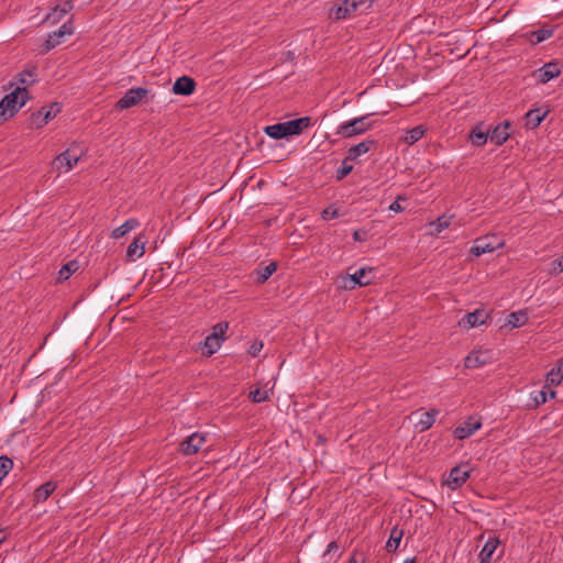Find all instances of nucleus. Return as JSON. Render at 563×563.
Returning <instances> with one entry per match:
<instances>
[{
  "label": "nucleus",
  "mask_w": 563,
  "mask_h": 563,
  "mask_svg": "<svg viewBox=\"0 0 563 563\" xmlns=\"http://www.w3.org/2000/svg\"><path fill=\"white\" fill-rule=\"evenodd\" d=\"M34 76H36L35 70L24 69L13 77V79L8 84L5 89H14L15 87H20V85H31L35 81V79L30 81V80H27L26 77H34Z\"/></svg>",
  "instance_id": "24"
},
{
  "label": "nucleus",
  "mask_w": 563,
  "mask_h": 563,
  "mask_svg": "<svg viewBox=\"0 0 563 563\" xmlns=\"http://www.w3.org/2000/svg\"><path fill=\"white\" fill-rule=\"evenodd\" d=\"M404 563H416V560L412 558V559H406L404 561Z\"/></svg>",
  "instance_id": "53"
},
{
  "label": "nucleus",
  "mask_w": 563,
  "mask_h": 563,
  "mask_svg": "<svg viewBox=\"0 0 563 563\" xmlns=\"http://www.w3.org/2000/svg\"><path fill=\"white\" fill-rule=\"evenodd\" d=\"M196 89V81L188 76H181L173 85V92L179 96H190Z\"/></svg>",
  "instance_id": "14"
},
{
  "label": "nucleus",
  "mask_w": 563,
  "mask_h": 563,
  "mask_svg": "<svg viewBox=\"0 0 563 563\" xmlns=\"http://www.w3.org/2000/svg\"><path fill=\"white\" fill-rule=\"evenodd\" d=\"M499 543L500 541L497 537H489L478 554L479 563H490L493 554Z\"/></svg>",
  "instance_id": "19"
},
{
  "label": "nucleus",
  "mask_w": 563,
  "mask_h": 563,
  "mask_svg": "<svg viewBox=\"0 0 563 563\" xmlns=\"http://www.w3.org/2000/svg\"><path fill=\"white\" fill-rule=\"evenodd\" d=\"M62 106L58 102H53L47 107H42L40 110L30 115V123L32 126L40 129L53 120L59 112Z\"/></svg>",
  "instance_id": "3"
},
{
  "label": "nucleus",
  "mask_w": 563,
  "mask_h": 563,
  "mask_svg": "<svg viewBox=\"0 0 563 563\" xmlns=\"http://www.w3.org/2000/svg\"><path fill=\"white\" fill-rule=\"evenodd\" d=\"M75 29H74V24H73V19H69L67 22H65L58 30H57V34L60 35L62 37L64 35H71L74 33Z\"/></svg>",
  "instance_id": "42"
},
{
  "label": "nucleus",
  "mask_w": 563,
  "mask_h": 563,
  "mask_svg": "<svg viewBox=\"0 0 563 563\" xmlns=\"http://www.w3.org/2000/svg\"><path fill=\"white\" fill-rule=\"evenodd\" d=\"M537 73L539 81L545 84L556 78L561 74V70L558 63L551 62L544 64Z\"/></svg>",
  "instance_id": "17"
},
{
  "label": "nucleus",
  "mask_w": 563,
  "mask_h": 563,
  "mask_svg": "<svg viewBox=\"0 0 563 563\" xmlns=\"http://www.w3.org/2000/svg\"><path fill=\"white\" fill-rule=\"evenodd\" d=\"M30 99L29 90L25 87H15L0 101V119L7 121L12 118Z\"/></svg>",
  "instance_id": "1"
},
{
  "label": "nucleus",
  "mask_w": 563,
  "mask_h": 563,
  "mask_svg": "<svg viewBox=\"0 0 563 563\" xmlns=\"http://www.w3.org/2000/svg\"><path fill=\"white\" fill-rule=\"evenodd\" d=\"M468 137L473 145L483 146L489 137V130H485L483 123L477 124L471 130Z\"/></svg>",
  "instance_id": "22"
},
{
  "label": "nucleus",
  "mask_w": 563,
  "mask_h": 563,
  "mask_svg": "<svg viewBox=\"0 0 563 563\" xmlns=\"http://www.w3.org/2000/svg\"><path fill=\"white\" fill-rule=\"evenodd\" d=\"M375 145H376V141L365 140L363 142L350 147L347 151L346 161L357 159L361 155L369 152L371 148L374 147Z\"/></svg>",
  "instance_id": "20"
},
{
  "label": "nucleus",
  "mask_w": 563,
  "mask_h": 563,
  "mask_svg": "<svg viewBox=\"0 0 563 563\" xmlns=\"http://www.w3.org/2000/svg\"><path fill=\"white\" fill-rule=\"evenodd\" d=\"M438 415V409H430L429 411L422 412L420 415V419L417 422V427L420 428V431L429 430L433 426Z\"/></svg>",
  "instance_id": "25"
},
{
  "label": "nucleus",
  "mask_w": 563,
  "mask_h": 563,
  "mask_svg": "<svg viewBox=\"0 0 563 563\" xmlns=\"http://www.w3.org/2000/svg\"><path fill=\"white\" fill-rule=\"evenodd\" d=\"M509 128L510 123L508 121L496 125L492 132L489 131L490 141L497 146L503 145L509 139Z\"/></svg>",
  "instance_id": "16"
},
{
  "label": "nucleus",
  "mask_w": 563,
  "mask_h": 563,
  "mask_svg": "<svg viewBox=\"0 0 563 563\" xmlns=\"http://www.w3.org/2000/svg\"><path fill=\"white\" fill-rule=\"evenodd\" d=\"M553 34L552 30L549 29H540L537 31L531 32L530 34V41L534 44L541 43L548 38H550Z\"/></svg>",
  "instance_id": "36"
},
{
  "label": "nucleus",
  "mask_w": 563,
  "mask_h": 563,
  "mask_svg": "<svg viewBox=\"0 0 563 563\" xmlns=\"http://www.w3.org/2000/svg\"><path fill=\"white\" fill-rule=\"evenodd\" d=\"M264 132L266 135L275 140L287 137L283 122L265 126Z\"/></svg>",
  "instance_id": "30"
},
{
  "label": "nucleus",
  "mask_w": 563,
  "mask_h": 563,
  "mask_svg": "<svg viewBox=\"0 0 563 563\" xmlns=\"http://www.w3.org/2000/svg\"><path fill=\"white\" fill-rule=\"evenodd\" d=\"M277 269V264L275 262H271L268 265L264 267H260L256 271L257 277L256 280L260 284L265 283Z\"/></svg>",
  "instance_id": "33"
},
{
  "label": "nucleus",
  "mask_w": 563,
  "mask_h": 563,
  "mask_svg": "<svg viewBox=\"0 0 563 563\" xmlns=\"http://www.w3.org/2000/svg\"><path fill=\"white\" fill-rule=\"evenodd\" d=\"M488 318L489 313H487L484 309H476L473 312H468L464 319L468 324V328H474L477 325L485 324Z\"/></svg>",
  "instance_id": "23"
},
{
  "label": "nucleus",
  "mask_w": 563,
  "mask_h": 563,
  "mask_svg": "<svg viewBox=\"0 0 563 563\" xmlns=\"http://www.w3.org/2000/svg\"><path fill=\"white\" fill-rule=\"evenodd\" d=\"M150 90L142 87L129 89L114 104L117 110H124L137 106L148 95Z\"/></svg>",
  "instance_id": "4"
},
{
  "label": "nucleus",
  "mask_w": 563,
  "mask_h": 563,
  "mask_svg": "<svg viewBox=\"0 0 563 563\" xmlns=\"http://www.w3.org/2000/svg\"><path fill=\"white\" fill-rule=\"evenodd\" d=\"M547 390H548V397L549 398H554L555 397L556 393L554 390L550 389L549 387H548Z\"/></svg>",
  "instance_id": "52"
},
{
  "label": "nucleus",
  "mask_w": 563,
  "mask_h": 563,
  "mask_svg": "<svg viewBox=\"0 0 563 563\" xmlns=\"http://www.w3.org/2000/svg\"><path fill=\"white\" fill-rule=\"evenodd\" d=\"M555 264H556V267L560 272L563 271V256L562 257H559L556 261H555Z\"/></svg>",
  "instance_id": "50"
},
{
  "label": "nucleus",
  "mask_w": 563,
  "mask_h": 563,
  "mask_svg": "<svg viewBox=\"0 0 563 563\" xmlns=\"http://www.w3.org/2000/svg\"><path fill=\"white\" fill-rule=\"evenodd\" d=\"M74 9V3L70 0L64 1L62 4L55 5L51 12H48L44 19V23L56 24L71 10Z\"/></svg>",
  "instance_id": "11"
},
{
  "label": "nucleus",
  "mask_w": 563,
  "mask_h": 563,
  "mask_svg": "<svg viewBox=\"0 0 563 563\" xmlns=\"http://www.w3.org/2000/svg\"><path fill=\"white\" fill-rule=\"evenodd\" d=\"M321 217L325 221L335 219L339 217V210L333 206H329L321 212Z\"/></svg>",
  "instance_id": "44"
},
{
  "label": "nucleus",
  "mask_w": 563,
  "mask_h": 563,
  "mask_svg": "<svg viewBox=\"0 0 563 563\" xmlns=\"http://www.w3.org/2000/svg\"><path fill=\"white\" fill-rule=\"evenodd\" d=\"M548 386L549 385L545 384L541 390L532 393V401L534 407H539L548 400Z\"/></svg>",
  "instance_id": "37"
},
{
  "label": "nucleus",
  "mask_w": 563,
  "mask_h": 563,
  "mask_svg": "<svg viewBox=\"0 0 563 563\" xmlns=\"http://www.w3.org/2000/svg\"><path fill=\"white\" fill-rule=\"evenodd\" d=\"M250 398L253 402H263L267 399V393L256 388L255 390L250 391Z\"/></svg>",
  "instance_id": "43"
},
{
  "label": "nucleus",
  "mask_w": 563,
  "mask_h": 563,
  "mask_svg": "<svg viewBox=\"0 0 563 563\" xmlns=\"http://www.w3.org/2000/svg\"><path fill=\"white\" fill-rule=\"evenodd\" d=\"M471 468L468 467V464H460L457 466H454L449 474V477L446 479V485L451 489H456L461 487L470 477Z\"/></svg>",
  "instance_id": "9"
},
{
  "label": "nucleus",
  "mask_w": 563,
  "mask_h": 563,
  "mask_svg": "<svg viewBox=\"0 0 563 563\" xmlns=\"http://www.w3.org/2000/svg\"><path fill=\"white\" fill-rule=\"evenodd\" d=\"M140 225V222L135 218L128 219L123 224L114 229L111 233V238L120 239L128 234L130 231L136 229Z\"/></svg>",
  "instance_id": "26"
},
{
  "label": "nucleus",
  "mask_w": 563,
  "mask_h": 563,
  "mask_svg": "<svg viewBox=\"0 0 563 563\" xmlns=\"http://www.w3.org/2000/svg\"><path fill=\"white\" fill-rule=\"evenodd\" d=\"M286 136L299 135L302 131L312 125L310 117H301L290 121L283 122Z\"/></svg>",
  "instance_id": "12"
},
{
  "label": "nucleus",
  "mask_w": 563,
  "mask_h": 563,
  "mask_svg": "<svg viewBox=\"0 0 563 563\" xmlns=\"http://www.w3.org/2000/svg\"><path fill=\"white\" fill-rule=\"evenodd\" d=\"M367 0H343L342 3L335 4L330 10V18L336 21L352 16L358 7Z\"/></svg>",
  "instance_id": "6"
},
{
  "label": "nucleus",
  "mask_w": 563,
  "mask_h": 563,
  "mask_svg": "<svg viewBox=\"0 0 563 563\" xmlns=\"http://www.w3.org/2000/svg\"><path fill=\"white\" fill-rule=\"evenodd\" d=\"M402 537H404V530L398 528L397 526L394 527L391 529L389 538L386 542V547H385L386 551L389 553L395 552L398 549Z\"/></svg>",
  "instance_id": "27"
},
{
  "label": "nucleus",
  "mask_w": 563,
  "mask_h": 563,
  "mask_svg": "<svg viewBox=\"0 0 563 563\" xmlns=\"http://www.w3.org/2000/svg\"><path fill=\"white\" fill-rule=\"evenodd\" d=\"M60 38L62 36L57 34V31L49 33L44 43L42 44L41 53L46 54L51 49L55 48L57 45L60 44Z\"/></svg>",
  "instance_id": "32"
},
{
  "label": "nucleus",
  "mask_w": 563,
  "mask_h": 563,
  "mask_svg": "<svg viewBox=\"0 0 563 563\" xmlns=\"http://www.w3.org/2000/svg\"><path fill=\"white\" fill-rule=\"evenodd\" d=\"M482 422L478 419L470 417L462 426L454 429L453 435L455 439L464 440L471 437L475 431L481 429Z\"/></svg>",
  "instance_id": "13"
},
{
  "label": "nucleus",
  "mask_w": 563,
  "mask_h": 563,
  "mask_svg": "<svg viewBox=\"0 0 563 563\" xmlns=\"http://www.w3.org/2000/svg\"><path fill=\"white\" fill-rule=\"evenodd\" d=\"M57 488V482L48 481L38 486L33 494L34 505L46 501Z\"/></svg>",
  "instance_id": "15"
},
{
  "label": "nucleus",
  "mask_w": 563,
  "mask_h": 563,
  "mask_svg": "<svg viewBox=\"0 0 563 563\" xmlns=\"http://www.w3.org/2000/svg\"><path fill=\"white\" fill-rule=\"evenodd\" d=\"M228 329V322H218L212 327V332L210 334H216V336L223 342L225 340V332Z\"/></svg>",
  "instance_id": "39"
},
{
  "label": "nucleus",
  "mask_w": 563,
  "mask_h": 563,
  "mask_svg": "<svg viewBox=\"0 0 563 563\" xmlns=\"http://www.w3.org/2000/svg\"><path fill=\"white\" fill-rule=\"evenodd\" d=\"M351 161H346V157L342 162V166L335 173V179L338 181L344 179L352 170L353 165L350 164Z\"/></svg>",
  "instance_id": "38"
},
{
  "label": "nucleus",
  "mask_w": 563,
  "mask_h": 563,
  "mask_svg": "<svg viewBox=\"0 0 563 563\" xmlns=\"http://www.w3.org/2000/svg\"><path fill=\"white\" fill-rule=\"evenodd\" d=\"M399 199H401V197H398L397 200H395L393 203H390L389 210L395 211V212H400L404 210V208L399 203Z\"/></svg>",
  "instance_id": "49"
},
{
  "label": "nucleus",
  "mask_w": 563,
  "mask_h": 563,
  "mask_svg": "<svg viewBox=\"0 0 563 563\" xmlns=\"http://www.w3.org/2000/svg\"><path fill=\"white\" fill-rule=\"evenodd\" d=\"M264 344L262 341H255L249 349V354L253 357H256L262 351Z\"/></svg>",
  "instance_id": "46"
},
{
  "label": "nucleus",
  "mask_w": 563,
  "mask_h": 563,
  "mask_svg": "<svg viewBox=\"0 0 563 563\" xmlns=\"http://www.w3.org/2000/svg\"><path fill=\"white\" fill-rule=\"evenodd\" d=\"M146 239L144 235H137L126 249V257L135 261L141 257L145 252Z\"/></svg>",
  "instance_id": "18"
},
{
  "label": "nucleus",
  "mask_w": 563,
  "mask_h": 563,
  "mask_svg": "<svg viewBox=\"0 0 563 563\" xmlns=\"http://www.w3.org/2000/svg\"><path fill=\"white\" fill-rule=\"evenodd\" d=\"M206 442V437L199 432H194L187 437L179 445V451L184 455H192L198 453Z\"/></svg>",
  "instance_id": "10"
},
{
  "label": "nucleus",
  "mask_w": 563,
  "mask_h": 563,
  "mask_svg": "<svg viewBox=\"0 0 563 563\" xmlns=\"http://www.w3.org/2000/svg\"><path fill=\"white\" fill-rule=\"evenodd\" d=\"M7 539L5 534H4V530L2 528H0V544L2 542H4Z\"/></svg>",
  "instance_id": "51"
},
{
  "label": "nucleus",
  "mask_w": 563,
  "mask_h": 563,
  "mask_svg": "<svg viewBox=\"0 0 563 563\" xmlns=\"http://www.w3.org/2000/svg\"><path fill=\"white\" fill-rule=\"evenodd\" d=\"M528 321V314L525 310H518L507 316V324L511 328H520Z\"/></svg>",
  "instance_id": "28"
},
{
  "label": "nucleus",
  "mask_w": 563,
  "mask_h": 563,
  "mask_svg": "<svg viewBox=\"0 0 563 563\" xmlns=\"http://www.w3.org/2000/svg\"><path fill=\"white\" fill-rule=\"evenodd\" d=\"M486 363V360L482 357L481 352H471L464 361L466 368H478Z\"/></svg>",
  "instance_id": "34"
},
{
  "label": "nucleus",
  "mask_w": 563,
  "mask_h": 563,
  "mask_svg": "<svg viewBox=\"0 0 563 563\" xmlns=\"http://www.w3.org/2000/svg\"><path fill=\"white\" fill-rule=\"evenodd\" d=\"M432 227H434V232L440 233L444 229H446L450 225V221L446 219V217H439L434 222L431 223Z\"/></svg>",
  "instance_id": "41"
},
{
  "label": "nucleus",
  "mask_w": 563,
  "mask_h": 563,
  "mask_svg": "<svg viewBox=\"0 0 563 563\" xmlns=\"http://www.w3.org/2000/svg\"><path fill=\"white\" fill-rule=\"evenodd\" d=\"M504 243L501 241H498V239L495 235H486L475 240L470 253L473 254L474 256H481L483 254L490 253L497 250Z\"/></svg>",
  "instance_id": "7"
},
{
  "label": "nucleus",
  "mask_w": 563,
  "mask_h": 563,
  "mask_svg": "<svg viewBox=\"0 0 563 563\" xmlns=\"http://www.w3.org/2000/svg\"><path fill=\"white\" fill-rule=\"evenodd\" d=\"M339 544L336 541H332L328 544L325 551L323 552L322 556L325 559L331 553H336L339 551Z\"/></svg>",
  "instance_id": "48"
},
{
  "label": "nucleus",
  "mask_w": 563,
  "mask_h": 563,
  "mask_svg": "<svg viewBox=\"0 0 563 563\" xmlns=\"http://www.w3.org/2000/svg\"><path fill=\"white\" fill-rule=\"evenodd\" d=\"M80 154L75 148H67L58 154L52 162V168L58 173H66L79 162Z\"/></svg>",
  "instance_id": "5"
},
{
  "label": "nucleus",
  "mask_w": 563,
  "mask_h": 563,
  "mask_svg": "<svg viewBox=\"0 0 563 563\" xmlns=\"http://www.w3.org/2000/svg\"><path fill=\"white\" fill-rule=\"evenodd\" d=\"M349 563H366V556L363 552L354 550L349 559Z\"/></svg>",
  "instance_id": "45"
},
{
  "label": "nucleus",
  "mask_w": 563,
  "mask_h": 563,
  "mask_svg": "<svg viewBox=\"0 0 563 563\" xmlns=\"http://www.w3.org/2000/svg\"><path fill=\"white\" fill-rule=\"evenodd\" d=\"M369 115H363L355 118L347 122L341 123L338 128L336 133L344 137H352L354 135L362 134L371 129L372 124L367 122Z\"/></svg>",
  "instance_id": "2"
},
{
  "label": "nucleus",
  "mask_w": 563,
  "mask_h": 563,
  "mask_svg": "<svg viewBox=\"0 0 563 563\" xmlns=\"http://www.w3.org/2000/svg\"><path fill=\"white\" fill-rule=\"evenodd\" d=\"M549 110H542L540 108L531 109L529 110L525 118H526V126L528 129H536L540 125V123L544 120V118L548 115Z\"/></svg>",
  "instance_id": "21"
},
{
  "label": "nucleus",
  "mask_w": 563,
  "mask_h": 563,
  "mask_svg": "<svg viewBox=\"0 0 563 563\" xmlns=\"http://www.w3.org/2000/svg\"><path fill=\"white\" fill-rule=\"evenodd\" d=\"M372 274V267H362L357 269L354 274L350 275L349 279L345 280L343 287L345 289H354L356 286H367L373 282V276H369Z\"/></svg>",
  "instance_id": "8"
},
{
  "label": "nucleus",
  "mask_w": 563,
  "mask_h": 563,
  "mask_svg": "<svg viewBox=\"0 0 563 563\" xmlns=\"http://www.w3.org/2000/svg\"><path fill=\"white\" fill-rule=\"evenodd\" d=\"M563 379V360L560 361L556 368H552L547 375V384L559 385Z\"/></svg>",
  "instance_id": "31"
},
{
  "label": "nucleus",
  "mask_w": 563,
  "mask_h": 563,
  "mask_svg": "<svg viewBox=\"0 0 563 563\" xmlns=\"http://www.w3.org/2000/svg\"><path fill=\"white\" fill-rule=\"evenodd\" d=\"M353 240L356 242H364L367 240V231L364 229L355 230L353 232Z\"/></svg>",
  "instance_id": "47"
},
{
  "label": "nucleus",
  "mask_w": 563,
  "mask_h": 563,
  "mask_svg": "<svg viewBox=\"0 0 563 563\" xmlns=\"http://www.w3.org/2000/svg\"><path fill=\"white\" fill-rule=\"evenodd\" d=\"M76 271V262H69L65 265H63V267L60 268L59 271V276H58V279L59 280H65V279H68L69 276Z\"/></svg>",
  "instance_id": "40"
},
{
  "label": "nucleus",
  "mask_w": 563,
  "mask_h": 563,
  "mask_svg": "<svg viewBox=\"0 0 563 563\" xmlns=\"http://www.w3.org/2000/svg\"><path fill=\"white\" fill-rule=\"evenodd\" d=\"M222 341H220L216 334H209L205 339V351L203 354L210 356L214 354L221 346Z\"/></svg>",
  "instance_id": "29"
},
{
  "label": "nucleus",
  "mask_w": 563,
  "mask_h": 563,
  "mask_svg": "<svg viewBox=\"0 0 563 563\" xmlns=\"http://www.w3.org/2000/svg\"><path fill=\"white\" fill-rule=\"evenodd\" d=\"M426 129L423 125H417L407 132L405 142L413 144L418 142L424 135Z\"/></svg>",
  "instance_id": "35"
}]
</instances>
